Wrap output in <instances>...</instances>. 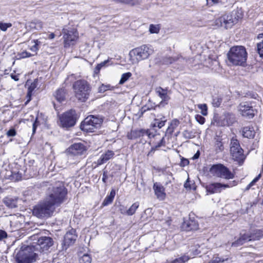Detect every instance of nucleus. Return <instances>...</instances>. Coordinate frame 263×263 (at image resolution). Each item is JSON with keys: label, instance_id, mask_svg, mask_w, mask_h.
Segmentation results:
<instances>
[{"label": "nucleus", "instance_id": "nucleus-3", "mask_svg": "<svg viewBox=\"0 0 263 263\" xmlns=\"http://www.w3.org/2000/svg\"><path fill=\"white\" fill-rule=\"evenodd\" d=\"M56 207L47 199L33 206L32 215L36 217L46 220L53 216Z\"/></svg>", "mask_w": 263, "mask_h": 263}, {"label": "nucleus", "instance_id": "nucleus-1", "mask_svg": "<svg viewBox=\"0 0 263 263\" xmlns=\"http://www.w3.org/2000/svg\"><path fill=\"white\" fill-rule=\"evenodd\" d=\"M33 240H36V242H33L31 245L35 251L41 253H46L52 250L58 251V243L55 238H53L49 236L33 235L31 237Z\"/></svg>", "mask_w": 263, "mask_h": 263}, {"label": "nucleus", "instance_id": "nucleus-39", "mask_svg": "<svg viewBox=\"0 0 263 263\" xmlns=\"http://www.w3.org/2000/svg\"><path fill=\"white\" fill-rule=\"evenodd\" d=\"M182 135L185 139H192L195 137L194 134L192 131L185 130L182 132Z\"/></svg>", "mask_w": 263, "mask_h": 263}, {"label": "nucleus", "instance_id": "nucleus-46", "mask_svg": "<svg viewBox=\"0 0 263 263\" xmlns=\"http://www.w3.org/2000/svg\"><path fill=\"white\" fill-rule=\"evenodd\" d=\"M110 87L111 86L110 85L102 84L101 86L99 87L98 92L100 93L104 92L106 90L110 89Z\"/></svg>", "mask_w": 263, "mask_h": 263}, {"label": "nucleus", "instance_id": "nucleus-36", "mask_svg": "<svg viewBox=\"0 0 263 263\" xmlns=\"http://www.w3.org/2000/svg\"><path fill=\"white\" fill-rule=\"evenodd\" d=\"M164 145V138H162L159 142V143L155 147H152L151 150L148 153L147 156H149L152 155V154L155 152V151L158 148L161 147L162 145Z\"/></svg>", "mask_w": 263, "mask_h": 263}, {"label": "nucleus", "instance_id": "nucleus-22", "mask_svg": "<svg viewBox=\"0 0 263 263\" xmlns=\"http://www.w3.org/2000/svg\"><path fill=\"white\" fill-rule=\"evenodd\" d=\"M242 136L245 138L252 139L254 137L255 132L252 126L243 127L241 130Z\"/></svg>", "mask_w": 263, "mask_h": 263}, {"label": "nucleus", "instance_id": "nucleus-24", "mask_svg": "<svg viewBox=\"0 0 263 263\" xmlns=\"http://www.w3.org/2000/svg\"><path fill=\"white\" fill-rule=\"evenodd\" d=\"M115 195L116 189L112 187L110 193L106 196L103 201L101 205L102 206H106L111 204L114 199Z\"/></svg>", "mask_w": 263, "mask_h": 263}, {"label": "nucleus", "instance_id": "nucleus-33", "mask_svg": "<svg viewBox=\"0 0 263 263\" xmlns=\"http://www.w3.org/2000/svg\"><path fill=\"white\" fill-rule=\"evenodd\" d=\"M80 263H91V257L90 254L85 253L79 258Z\"/></svg>", "mask_w": 263, "mask_h": 263}, {"label": "nucleus", "instance_id": "nucleus-53", "mask_svg": "<svg viewBox=\"0 0 263 263\" xmlns=\"http://www.w3.org/2000/svg\"><path fill=\"white\" fill-rule=\"evenodd\" d=\"M8 137H14L16 135V132L14 128L9 130L6 134Z\"/></svg>", "mask_w": 263, "mask_h": 263}, {"label": "nucleus", "instance_id": "nucleus-47", "mask_svg": "<svg viewBox=\"0 0 263 263\" xmlns=\"http://www.w3.org/2000/svg\"><path fill=\"white\" fill-rule=\"evenodd\" d=\"M243 242L242 241L239 237L231 244L232 247H238L243 245Z\"/></svg>", "mask_w": 263, "mask_h": 263}, {"label": "nucleus", "instance_id": "nucleus-19", "mask_svg": "<svg viewBox=\"0 0 263 263\" xmlns=\"http://www.w3.org/2000/svg\"><path fill=\"white\" fill-rule=\"evenodd\" d=\"M115 156V153L114 151L111 150H108L105 153L101 155L100 157L96 161L93 162V165L95 167H96L99 165H101L109 160L112 159Z\"/></svg>", "mask_w": 263, "mask_h": 263}, {"label": "nucleus", "instance_id": "nucleus-54", "mask_svg": "<svg viewBox=\"0 0 263 263\" xmlns=\"http://www.w3.org/2000/svg\"><path fill=\"white\" fill-rule=\"evenodd\" d=\"M65 234L71 236H78L76 234V230L72 228L69 230L68 232H67Z\"/></svg>", "mask_w": 263, "mask_h": 263}, {"label": "nucleus", "instance_id": "nucleus-38", "mask_svg": "<svg viewBox=\"0 0 263 263\" xmlns=\"http://www.w3.org/2000/svg\"><path fill=\"white\" fill-rule=\"evenodd\" d=\"M132 76V73L129 72L123 73L119 81V84H123L126 82L129 78Z\"/></svg>", "mask_w": 263, "mask_h": 263}, {"label": "nucleus", "instance_id": "nucleus-25", "mask_svg": "<svg viewBox=\"0 0 263 263\" xmlns=\"http://www.w3.org/2000/svg\"><path fill=\"white\" fill-rule=\"evenodd\" d=\"M250 232L253 241L259 240L263 238V228L261 229H253Z\"/></svg>", "mask_w": 263, "mask_h": 263}, {"label": "nucleus", "instance_id": "nucleus-58", "mask_svg": "<svg viewBox=\"0 0 263 263\" xmlns=\"http://www.w3.org/2000/svg\"><path fill=\"white\" fill-rule=\"evenodd\" d=\"M256 182H250V183L243 190V192L249 191L252 187L256 184Z\"/></svg>", "mask_w": 263, "mask_h": 263}, {"label": "nucleus", "instance_id": "nucleus-12", "mask_svg": "<svg viewBox=\"0 0 263 263\" xmlns=\"http://www.w3.org/2000/svg\"><path fill=\"white\" fill-rule=\"evenodd\" d=\"M64 46L65 48L74 45L79 38L77 30L73 28H64L62 29Z\"/></svg>", "mask_w": 263, "mask_h": 263}, {"label": "nucleus", "instance_id": "nucleus-64", "mask_svg": "<svg viewBox=\"0 0 263 263\" xmlns=\"http://www.w3.org/2000/svg\"><path fill=\"white\" fill-rule=\"evenodd\" d=\"M11 78L13 79L15 81H18L19 80L18 75L11 74Z\"/></svg>", "mask_w": 263, "mask_h": 263}, {"label": "nucleus", "instance_id": "nucleus-62", "mask_svg": "<svg viewBox=\"0 0 263 263\" xmlns=\"http://www.w3.org/2000/svg\"><path fill=\"white\" fill-rule=\"evenodd\" d=\"M34 87H35V85L32 84L28 88V96L31 95V93L32 91L33 90V89L34 88Z\"/></svg>", "mask_w": 263, "mask_h": 263}, {"label": "nucleus", "instance_id": "nucleus-63", "mask_svg": "<svg viewBox=\"0 0 263 263\" xmlns=\"http://www.w3.org/2000/svg\"><path fill=\"white\" fill-rule=\"evenodd\" d=\"M37 45L36 44H35V45H34L33 46H32L31 48H30V50L36 53V52L37 51V50H38V48L37 47Z\"/></svg>", "mask_w": 263, "mask_h": 263}, {"label": "nucleus", "instance_id": "nucleus-14", "mask_svg": "<svg viewBox=\"0 0 263 263\" xmlns=\"http://www.w3.org/2000/svg\"><path fill=\"white\" fill-rule=\"evenodd\" d=\"M59 119L63 127H70L75 125L77 116L75 110L71 109L60 115Z\"/></svg>", "mask_w": 263, "mask_h": 263}, {"label": "nucleus", "instance_id": "nucleus-48", "mask_svg": "<svg viewBox=\"0 0 263 263\" xmlns=\"http://www.w3.org/2000/svg\"><path fill=\"white\" fill-rule=\"evenodd\" d=\"M3 202L9 208H12L14 206L13 205V200L11 199L5 198L3 200Z\"/></svg>", "mask_w": 263, "mask_h": 263}, {"label": "nucleus", "instance_id": "nucleus-52", "mask_svg": "<svg viewBox=\"0 0 263 263\" xmlns=\"http://www.w3.org/2000/svg\"><path fill=\"white\" fill-rule=\"evenodd\" d=\"M8 236L7 232L3 230H0V241L6 238Z\"/></svg>", "mask_w": 263, "mask_h": 263}, {"label": "nucleus", "instance_id": "nucleus-28", "mask_svg": "<svg viewBox=\"0 0 263 263\" xmlns=\"http://www.w3.org/2000/svg\"><path fill=\"white\" fill-rule=\"evenodd\" d=\"M65 90L64 89H58L55 92L54 96L57 100L59 102H62L65 99Z\"/></svg>", "mask_w": 263, "mask_h": 263}, {"label": "nucleus", "instance_id": "nucleus-8", "mask_svg": "<svg viewBox=\"0 0 263 263\" xmlns=\"http://www.w3.org/2000/svg\"><path fill=\"white\" fill-rule=\"evenodd\" d=\"M154 52L153 49L151 46L143 45L139 47L132 49L129 52V56L133 63L138 62L142 60L146 59Z\"/></svg>", "mask_w": 263, "mask_h": 263}, {"label": "nucleus", "instance_id": "nucleus-37", "mask_svg": "<svg viewBox=\"0 0 263 263\" xmlns=\"http://www.w3.org/2000/svg\"><path fill=\"white\" fill-rule=\"evenodd\" d=\"M215 147L217 153L221 152L224 149L223 143L218 140L215 141Z\"/></svg>", "mask_w": 263, "mask_h": 263}, {"label": "nucleus", "instance_id": "nucleus-34", "mask_svg": "<svg viewBox=\"0 0 263 263\" xmlns=\"http://www.w3.org/2000/svg\"><path fill=\"white\" fill-rule=\"evenodd\" d=\"M166 121V119L164 117H162L161 118V120H159V119H155L154 123V126L161 128L165 125Z\"/></svg>", "mask_w": 263, "mask_h": 263}, {"label": "nucleus", "instance_id": "nucleus-9", "mask_svg": "<svg viewBox=\"0 0 263 263\" xmlns=\"http://www.w3.org/2000/svg\"><path fill=\"white\" fill-rule=\"evenodd\" d=\"M102 122L103 119L101 117L90 115L82 122L81 128L86 132H93L100 126Z\"/></svg>", "mask_w": 263, "mask_h": 263}, {"label": "nucleus", "instance_id": "nucleus-26", "mask_svg": "<svg viewBox=\"0 0 263 263\" xmlns=\"http://www.w3.org/2000/svg\"><path fill=\"white\" fill-rule=\"evenodd\" d=\"M28 27L30 30H41L43 28V23L40 20H34L28 23Z\"/></svg>", "mask_w": 263, "mask_h": 263}, {"label": "nucleus", "instance_id": "nucleus-21", "mask_svg": "<svg viewBox=\"0 0 263 263\" xmlns=\"http://www.w3.org/2000/svg\"><path fill=\"white\" fill-rule=\"evenodd\" d=\"M198 227V223L195 220L190 219L187 221H184L182 223V228L186 231L197 230Z\"/></svg>", "mask_w": 263, "mask_h": 263}, {"label": "nucleus", "instance_id": "nucleus-20", "mask_svg": "<svg viewBox=\"0 0 263 263\" xmlns=\"http://www.w3.org/2000/svg\"><path fill=\"white\" fill-rule=\"evenodd\" d=\"M144 136L151 137V134L148 130L143 129L132 130L129 133H128L127 136L129 139H135Z\"/></svg>", "mask_w": 263, "mask_h": 263}, {"label": "nucleus", "instance_id": "nucleus-10", "mask_svg": "<svg viewBox=\"0 0 263 263\" xmlns=\"http://www.w3.org/2000/svg\"><path fill=\"white\" fill-rule=\"evenodd\" d=\"M230 153L233 159L241 165L246 158L243 154V150L241 147L239 141L236 137H233L230 142Z\"/></svg>", "mask_w": 263, "mask_h": 263}, {"label": "nucleus", "instance_id": "nucleus-6", "mask_svg": "<svg viewBox=\"0 0 263 263\" xmlns=\"http://www.w3.org/2000/svg\"><path fill=\"white\" fill-rule=\"evenodd\" d=\"M241 18L238 11L234 10L231 13L224 14L215 21L217 27H223L226 29L231 28Z\"/></svg>", "mask_w": 263, "mask_h": 263}, {"label": "nucleus", "instance_id": "nucleus-13", "mask_svg": "<svg viewBox=\"0 0 263 263\" xmlns=\"http://www.w3.org/2000/svg\"><path fill=\"white\" fill-rule=\"evenodd\" d=\"M238 182H232V183H222L220 182H210L207 184L204 182H199L203 186L205 187L207 194H213L216 193H220L222 190L233 186L236 185Z\"/></svg>", "mask_w": 263, "mask_h": 263}, {"label": "nucleus", "instance_id": "nucleus-50", "mask_svg": "<svg viewBox=\"0 0 263 263\" xmlns=\"http://www.w3.org/2000/svg\"><path fill=\"white\" fill-rule=\"evenodd\" d=\"M196 120L200 124H203L205 122V118L202 117L201 115H197L195 116Z\"/></svg>", "mask_w": 263, "mask_h": 263}, {"label": "nucleus", "instance_id": "nucleus-59", "mask_svg": "<svg viewBox=\"0 0 263 263\" xmlns=\"http://www.w3.org/2000/svg\"><path fill=\"white\" fill-rule=\"evenodd\" d=\"M189 161L187 159L182 158L180 162V166H185L188 165Z\"/></svg>", "mask_w": 263, "mask_h": 263}, {"label": "nucleus", "instance_id": "nucleus-23", "mask_svg": "<svg viewBox=\"0 0 263 263\" xmlns=\"http://www.w3.org/2000/svg\"><path fill=\"white\" fill-rule=\"evenodd\" d=\"M258 42L256 44V51L259 57L263 60V32L259 33L257 36Z\"/></svg>", "mask_w": 263, "mask_h": 263}, {"label": "nucleus", "instance_id": "nucleus-56", "mask_svg": "<svg viewBox=\"0 0 263 263\" xmlns=\"http://www.w3.org/2000/svg\"><path fill=\"white\" fill-rule=\"evenodd\" d=\"M191 252V256H194L196 255H197L200 253V251L198 249H195L194 250H190Z\"/></svg>", "mask_w": 263, "mask_h": 263}, {"label": "nucleus", "instance_id": "nucleus-18", "mask_svg": "<svg viewBox=\"0 0 263 263\" xmlns=\"http://www.w3.org/2000/svg\"><path fill=\"white\" fill-rule=\"evenodd\" d=\"M153 187L157 198L160 201H163L166 196L165 187L159 182H155Z\"/></svg>", "mask_w": 263, "mask_h": 263}, {"label": "nucleus", "instance_id": "nucleus-16", "mask_svg": "<svg viewBox=\"0 0 263 263\" xmlns=\"http://www.w3.org/2000/svg\"><path fill=\"white\" fill-rule=\"evenodd\" d=\"M239 110L242 116L252 119L255 115V110L249 102H243L239 105Z\"/></svg>", "mask_w": 263, "mask_h": 263}, {"label": "nucleus", "instance_id": "nucleus-11", "mask_svg": "<svg viewBox=\"0 0 263 263\" xmlns=\"http://www.w3.org/2000/svg\"><path fill=\"white\" fill-rule=\"evenodd\" d=\"M209 173L213 176L227 180L233 179L234 177V174L222 164L212 165L209 169Z\"/></svg>", "mask_w": 263, "mask_h": 263}, {"label": "nucleus", "instance_id": "nucleus-30", "mask_svg": "<svg viewBox=\"0 0 263 263\" xmlns=\"http://www.w3.org/2000/svg\"><path fill=\"white\" fill-rule=\"evenodd\" d=\"M156 91L162 100H167L168 96L167 94V89H164L161 88V87H159L156 89Z\"/></svg>", "mask_w": 263, "mask_h": 263}, {"label": "nucleus", "instance_id": "nucleus-15", "mask_svg": "<svg viewBox=\"0 0 263 263\" xmlns=\"http://www.w3.org/2000/svg\"><path fill=\"white\" fill-rule=\"evenodd\" d=\"M87 148L82 143H75L71 145L67 149V153L71 156H85Z\"/></svg>", "mask_w": 263, "mask_h": 263}, {"label": "nucleus", "instance_id": "nucleus-4", "mask_svg": "<svg viewBox=\"0 0 263 263\" xmlns=\"http://www.w3.org/2000/svg\"><path fill=\"white\" fill-rule=\"evenodd\" d=\"M67 189L64 185L52 187L46 199L57 208L67 199Z\"/></svg>", "mask_w": 263, "mask_h": 263}, {"label": "nucleus", "instance_id": "nucleus-29", "mask_svg": "<svg viewBox=\"0 0 263 263\" xmlns=\"http://www.w3.org/2000/svg\"><path fill=\"white\" fill-rule=\"evenodd\" d=\"M224 120L226 122V125L228 126L231 125L236 121L235 116L233 114L227 113L224 115Z\"/></svg>", "mask_w": 263, "mask_h": 263}, {"label": "nucleus", "instance_id": "nucleus-7", "mask_svg": "<svg viewBox=\"0 0 263 263\" xmlns=\"http://www.w3.org/2000/svg\"><path fill=\"white\" fill-rule=\"evenodd\" d=\"M76 98L81 102H85L89 98L91 87L88 83L83 80H78L73 84Z\"/></svg>", "mask_w": 263, "mask_h": 263}, {"label": "nucleus", "instance_id": "nucleus-57", "mask_svg": "<svg viewBox=\"0 0 263 263\" xmlns=\"http://www.w3.org/2000/svg\"><path fill=\"white\" fill-rule=\"evenodd\" d=\"M144 214L148 216L151 217L153 214V209L152 208H147L144 211Z\"/></svg>", "mask_w": 263, "mask_h": 263}, {"label": "nucleus", "instance_id": "nucleus-2", "mask_svg": "<svg viewBox=\"0 0 263 263\" xmlns=\"http://www.w3.org/2000/svg\"><path fill=\"white\" fill-rule=\"evenodd\" d=\"M16 249L14 259L16 263H33L37 257L38 253L36 252L31 245H23L19 250Z\"/></svg>", "mask_w": 263, "mask_h": 263}, {"label": "nucleus", "instance_id": "nucleus-17", "mask_svg": "<svg viewBox=\"0 0 263 263\" xmlns=\"http://www.w3.org/2000/svg\"><path fill=\"white\" fill-rule=\"evenodd\" d=\"M76 239L77 236H71L65 234L62 239L61 246L60 248L58 247V252L60 253L63 251H66L75 243Z\"/></svg>", "mask_w": 263, "mask_h": 263}, {"label": "nucleus", "instance_id": "nucleus-51", "mask_svg": "<svg viewBox=\"0 0 263 263\" xmlns=\"http://www.w3.org/2000/svg\"><path fill=\"white\" fill-rule=\"evenodd\" d=\"M40 125V123L37 120V118H36L35 121L32 125V134L35 133L37 127Z\"/></svg>", "mask_w": 263, "mask_h": 263}, {"label": "nucleus", "instance_id": "nucleus-43", "mask_svg": "<svg viewBox=\"0 0 263 263\" xmlns=\"http://www.w3.org/2000/svg\"><path fill=\"white\" fill-rule=\"evenodd\" d=\"M198 107L201 110L202 115L206 116L208 115V106L206 104H198Z\"/></svg>", "mask_w": 263, "mask_h": 263}, {"label": "nucleus", "instance_id": "nucleus-45", "mask_svg": "<svg viewBox=\"0 0 263 263\" xmlns=\"http://www.w3.org/2000/svg\"><path fill=\"white\" fill-rule=\"evenodd\" d=\"M221 101H222L221 99H220V98H219L218 97H216L213 98V100H212V104H213V106L218 107L220 105Z\"/></svg>", "mask_w": 263, "mask_h": 263}, {"label": "nucleus", "instance_id": "nucleus-42", "mask_svg": "<svg viewBox=\"0 0 263 263\" xmlns=\"http://www.w3.org/2000/svg\"><path fill=\"white\" fill-rule=\"evenodd\" d=\"M134 186H136L139 191H145L146 190V183L145 182H140L139 184L138 182H133Z\"/></svg>", "mask_w": 263, "mask_h": 263}, {"label": "nucleus", "instance_id": "nucleus-44", "mask_svg": "<svg viewBox=\"0 0 263 263\" xmlns=\"http://www.w3.org/2000/svg\"><path fill=\"white\" fill-rule=\"evenodd\" d=\"M12 26V24L8 23H3V22H0V29L3 31H7V29L8 28H10Z\"/></svg>", "mask_w": 263, "mask_h": 263}, {"label": "nucleus", "instance_id": "nucleus-5", "mask_svg": "<svg viewBox=\"0 0 263 263\" xmlns=\"http://www.w3.org/2000/svg\"><path fill=\"white\" fill-rule=\"evenodd\" d=\"M248 53L245 47H231L227 54L229 61L235 65H242L247 60Z\"/></svg>", "mask_w": 263, "mask_h": 263}, {"label": "nucleus", "instance_id": "nucleus-49", "mask_svg": "<svg viewBox=\"0 0 263 263\" xmlns=\"http://www.w3.org/2000/svg\"><path fill=\"white\" fill-rule=\"evenodd\" d=\"M191 182H184V187L186 190H191V189H193V190H196V186H193V184H191Z\"/></svg>", "mask_w": 263, "mask_h": 263}, {"label": "nucleus", "instance_id": "nucleus-31", "mask_svg": "<svg viewBox=\"0 0 263 263\" xmlns=\"http://www.w3.org/2000/svg\"><path fill=\"white\" fill-rule=\"evenodd\" d=\"M139 206V203L138 202H136L134 203L128 210H126V211L124 212V214L128 216H132L135 213Z\"/></svg>", "mask_w": 263, "mask_h": 263}, {"label": "nucleus", "instance_id": "nucleus-41", "mask_svg": "<svg viewBox=\"0 0 263 263\" xmlns=\"http://www.w3.org/2000/svg\"><path fill=\"white\" fill-rule=\"evenodd\" d=\"M160 30L159 25L151 24L149 25V31L151 33H158Z\"/></svg>", "mask_w": 263, "mask_h": 263}, {"label": "nucleus", "instance_id": "nucleus-55", "mask_svg": "<svg viewBox=\"0 0 263 263\" xmlns=\"http://www.w3.org/2000/svg\"><path fill=\"white\" fill-rule=\"evenodd\" d=\"M31 55L32 54L26 51H24L20 54V57L21 58H29L30 57Z\"/></svg>", "mask_w": 263, "mask_h": 263}, {"label": "nucleus", "instance_id": "nucleus-40", "mask_svg": "<svg viewBox=\"0 0 263 263\" xmlns=\"http://www.w3.org/2000/svg\"><path fill=\"white\" fill-rule=\"evenodd\" d=\"M179 57H165L163 59V63L170 64L179 59Z\"/></svg>", "mask_w": 263, "mask_h": 263}, {"label": "nucleus", "instance_id": "nucleus-27", "mask_svg": "<svg viewBox=\"0 0 263 263\" xmlns=\"http://www.w3.org/2000/svg\"><path fill=\"white\" fill-rule=\"evenodd\" d=\"M180 124V122L178 120L175 119L172 120L170 122V125L167 128L166 133L170 135H172L173 133L174 132L175 129L179 126Z\"/></svg>", "mask_w": 263, "mask_h": 263}, {"label": "nucleus", "instance_id": "nucleus-61", "mask_svg": "<svg viewBox=\"0 0 263 263\" xmlns=\"http://www.w3.org/2000/svg\"><path fill=\"white\" fill-rule=\"evenodd\" d=\"M259 179H263V171L262 173H260L257 176H256L255 178H254L252 181H258Z\"/></svg>", "mask_w": 263, "mask_h": 263}, {"label": "nucleus", "instance_id": "nucleus-60", "mask_svg": "<svg viewBox=\"0 0 263 263\" xmlns=\"http://www.w3.org/2000/svg\"><path fill=\"white\" fill-rule=\"evenodd\" d=\"M218 0H206L207 5L211 6L214 4H217Z\"/></svg>", "mask_w": 263, "mask_h": 263}, {"label": "nucleus", "instance_id": "nucleus-35", "mask_svg": "<svg viewBox=\"0 0 263 263\" xmlns=\"http://www.w3.org/2000/svg\"><path fill=\"white\" fill-rule=\"evenodd\" d=\"M191 258V256H189L188 255H186L185 254H184L183 255H182L178 258H175L173 260L174 261L175 263H185Z\"/></svg>", "mask_w": 263, "mask_h": 263}, {"label": "nucleus", "instance_id": "nucleus-32", "mask_svg": "<svg viewBox=\"0 0 263 263\" xmlns=\"http://www.w3.org/2000/svg\"><path fill=\"white\" fill-rule=\"evenodd\" d=\"M239 238L241 239L243 243L247 241H253L250 232L248 233H240L239 234Z\"/></svg>", "mask_w": 263, "mask_h": 263}]
</instances>
